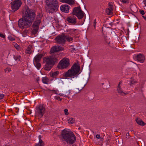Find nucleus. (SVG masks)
Wrapping results in <instances>:
<instances>
[{
	"label": "nucleus",
	"mask_w": 146,
	"mask_h": 146,
	"mask_svg": "<svg viewBox=\"0 0 146 146\" xmlns=\"http://www.w3.org/2000/svg\"><path fill=\"white\" fill-rule=\"evenodd\" d=\"M45 111V108L42 105H40L36 109V115L38 118L42 117Z\"/></svg>",
	"instance_id": "9b49d317"
},
{
	"label": "nucleus",
	"mask_w": 146,
	"mask_h": 146,
	"mask_svg": "<svg viewBox=\"0 0 146 146\" xmlns=\"http://www.w3.org/2000/svg\"><path fill=\"white\" fill-rule=\"evenodd\" d=\"M42 81L44 83L48 84V79L46 77H43L42 79Z\"/></svg>",
	"instance_id": "c85d7f7f"
},
{
	"label": "nucleus",
	"mask_w": 146,
	"mask_h": 146,
	"mask_svg": "<svg viewBox=\"0 0 146 146\" xmlns=\"http://www.w3.org/2000/svg\"><path fill=\"white\" fill-rule=\"evenodd\" d=\"M70 65L69 60L68 58H64L60 62L58 67L60 68H65Z\"/></svg>",
	"instance_id": "9d476101"
},
{
	"label": "nucleus",
	"mask_w": 146,
	"mask_h": 146,
	"mask_svg": "<svg viewBox=\"0 0 146 146\" xmlns=\"http://www.w3.org/2000/svg\"><path fill=\"white\" fill-rule=\"evenodd\" d=\"M96 137L98 139H99L100 138V135L99 134H97L96 135Z\"/></svg>",
	"instance_id": "de8ad7c7"
},
{
	"label": "nucleus",
	"mask_w": 146,
	"mask_h": 146,
	"mask_svg": "<svg viewBox=\"0 0 146 146\" xmlns=\"http://www.w3.org/2000/svg\"><path fill=\"white\" fill-rule=\"evenodd\" d=\"M64 113L66 115H67L68 114V109H65L64 110Z\"/></svg>",
	"instance_id": "ea45409f"
},
{
	"label": "nucleus",
	"mask_w": 146,
	"mask_h": 146,
	"mask_svg": "<svg viewBox=\"0 0 146 146\" xmlns=\"http://www.w3.org/2000/svg\"><path fill=\"white\" fill-rule=\"evenodd\" d=\"M52 91L53 93L56 94H57L58 92V90H53Z\"/></svg>",
	"instance_id": "37998d69"
},
{
	"label": "nucleus",
	"mask_w": 146,
	"mask_h": 146,
	"mask_svg": "<svg viewBox=\"0 0 146 146\" xmlns=\"http://www.w3.org/2000/svg\"><path fill=\"white\" fill-rule=\"evenodd\" d=\"M43 55L41 54H40L36 55L34 58L33 62H40V59Z\"/></svg>",
	"instance_id": "f3484780"
},
{
	"label": "nucleus",
	"mask_w": 146,
	"mask_h": 146,
	"mask_svg": "<svg viewBox=\"0 0 146 146\" xmlns=\"http://www.w3.org/2000/svg\"><path fill=\"white\" fill-rule=\"evenodd\" d=\"M0 36L3 38H5V36L2 34H0Z\"/></svg>",
	"instance_id": "49530a36"
},
{
	"label": "nucleus",
	"mask_w": 146,
	"mask_h": 146,
	"mask_svg": "<svg viewBox=\"0 0 146 146\" xmlns=\"http://www.w3.org/2000/svg\"><path fill=\"white\" fill-rule=\"evenodd\" d=\"M39 80V79L38 78L36 80H37V81H38Z\"/></svg>",
	"instance_id": "4d7b16f0"
},
{
	"label": "nucleus",
	"mask_w": 146,
	"mask_h": 146,
	"mask_svg": "<svg viewBox=\"0 0 146 146\" xmlns=\"http://www.w3.org/2000/svg\"><path fill=\"white\" fill-rule=\"evenodd\" d=\"M137 60L141 63H143L145 60L144 56L141 54H138L136 57Z\"/></svg>",
	"instance_id": "dca6fc26"
},
{
	"label": "nucleus",
	"mask_w": 146,
	"mask_h": 146,
	"mask_svg": "<svg viewBox=\"0 0 146 146\" xmlns=\"http://www.w3.org/2000/svg\"><path fill=\"white\" fill-rule=\"evenodd\" d=\"M5 146H11L9 145H5Z\"/></svg>",
	"instance_id": "6e6d98bb"
},
{
	"label": "nucleus",
	"mask_w": 146,
	"mask_h": 146,
	"mask_svg": "<svg viewBox=\"0 0 146 146\" xmlns=\"http://www.w3.org/2000/svg\"><path fill=\"white\" fill-rule=\"evenodd\" d=\"M145 7L144 8V9H145L146 10V6L144 7Z\"/></svg>",
	"instance_id": "5fc2aeb1"
},
{
	"label": "nucleus",
	"mask_w": 146,
	"mask_h": 146,
	"mask_svg": "<svg viewBox=\"0 0 146 146\" xmlns=\"http://www.w3.org/2000/svg\"><path fill=\"white\" fill-rule=\"evenodd\" d=\"M46 4L48 5L50 12L52 13L55 11L57 10L58 4L56 0H46Z\"/></svg>",
	"instance_id": "39448f33"
},
{
	"label": "nucleus",
	"mask_w": 146,
	"mask_h": 146,
	"mask_svg": "<svg viewBox=\"0 0 146 146\" xmlns=\"http://www.w3.org/2000/svg\"><path fill=\"white\" fill-rule=\"evenodd\" d=\"M54 98L55 99H56V100H59L60 101H61L62 100V99L60 98V97L57 96H55L54 97Z\"/></svg>",
	"instance_id": "58836bf2"
},
{
	"label": "nucleus",
	"mask_w": 146,
	"mask_h": 146,
	"mask_svg": "<svg viewBox=\"0 0 146 146\" xmlns=\"http://www.w3.org/2000/svg\"><path fill=\"white\" fill-rule=\"evenodd\" d=\"M4 96V95L3 94H0V100L3 98Z\"/></svg>",
	"instance_id": "a18cd8bd"
},
{
	"label": "nucleus",
	"mask_w": 146,
	"mask_h": 146,
	"mask_svg": "<svg viewBox=\"0 0 146 146\" xmlns=\"http://www.w3.org/2000/svg\"><path fill=\"white\" fill-rule=\"evenodd\" d=\"M80 67L77 64H75L71 67L70 69L66 72L63 74L64 76L66 78L71 77L73 78L77 77L80 74L79 72Z\"/></svg>",
	"instance_id": "7ed1b4c3"
},
{
	"label": "nucleus",
	"mask_w": 146,
	"mask_h": 146,
	"mask_svg": "<svg viewBox=\"0 0 146 146\" xmlns=\"http://www.w3.org/2000/svg\"><path fill=\"white\" fill-rule=\"evenodd\" d=\"M58 73L59 72L58 71H56L53 72L52 73L51 75L53 77H56L58 75Z\"/></svg>",
	"instance_id": "72a5a7b5"
},
{
	"label": "nucleus",
	"mask_w": 146,
	"mask_h": 146,
	"mask_svg": "<svg viewBox=\"0 0 146 146\" xmlns=\"http://www.w3.org/2000/svg\"><path fill=\"white\" fill-rule=\"evenodd\" d=\"M108 9H110L111 10L113 11V7L112 5V2H110L108 5Z\"/></svg>",
	"instance_id": "bb28decb"
},
{
	"label": "nucleus",
	"mask_w": 146,
	"mask_h": 146,
	"mask_svg": "<svg viewBox=\"0 0 146 146\" xmlns=\"http://www.w3.org/2000/svg\"><path fill=\"white\" fill-rule=\"evenodd\" d=\"M8 39L11 41H13L15 40V38L11 36H9L8 37Z\"/></svg>",
	"instance_id": "e433bc0d"
},
{
	"label": "nucleus",
	"mask_w": 146,
	"mask_h": 146,
	"mask_svg": "<svg viewBox=\"0 0 146 146\" xmlns=\"http://www.w3.org/2000/svg\"><path fill=\"white\" fill-rule=\"evenodd\" d=\"M58 95L62 96H64L65 95L62 94H60Z\"/></svg>",
	"instance_id": "8fccbe9b"
},
{
	"label": "nucleus",
	"mask_w": 146,
	"mask_h": 146,
	"mask_svg": "<svg viewBox=\"0 0 146 146\" xmlns=\"http://www.w3.org/2000/svg\"><path fill=\"white\" fill-rule=\"evenodd\" d=\"M5 72L6 73H8L11 71V69L10 68H7L5 69Z\"/></svg>",
	"instance_id": "4c0bfd02"
},
{
	"label": "nucleus",
	"mask_w": 146,
	"mask_h": 146,
	"mask_svg": "<svg viewBox=\"0 0 146 146\" xmlns=\"http://www.w3.org/2000/svg\"><path fill=\"white\" fill-rule=\"evenodd\" d=\"M100 139L102 141H103L104 140V139L103 137H100Z\"/></svg>",
	"instance_id": "603ef678"
},
{
	"label": "nucleus",
	"mask_w": 146,
	"mask_h": 146,
	"mask_svg": "<svg viewBox=\"0 0 146 146\" xmlns=\"http://www.w3.org/2000/svg\"><path fill=\"white\" fill-rule=\"evenodd\" d=\"M40 19V15L39 14L37 15L35 20L32 25L33 29L32 31V33L34 35L36 34L38 31V26L41 22Z\"/></svg>",
	"instance_id": "423d86ee"
},
{
	"label": "nucleus",
	"mask_w": 146,
	"mask_h": 146,
	"mask_svg": "<svg viewBox=\"0 0 146 146\" xmlns=\"http://www.w3.org/2000/svg\"><path fill=\"white\" fill-rule=\"evenodd\" d=\"M68 122L69 123L72 124L74 122V119L72 117H70L68 119Z\"/></svg>",
	"instance_id": "7c9ffc66"
},
{
	"label": "nucleus",
	"mask_w": 146,
	"mask_h": 146,
	"mask_svg": "<svg viewBox=\"0 0 146 146\" xmlns=\"http://www.w3.org/2000/svg\"><path fill=\"white\" fill-rule=\"evenodd\" d=\"M96 19H95L94 20V27H95L96 25Z\"/></svg>",
	"instance_id": "c03bdc74"
},
{
	"label": "nucleus",
	"mask_w": 146,
	"mask_h": 146,
	"mask_svg": "<svg viewBox=\"0 0 146 146\" xmlns=\"http://www.w3.org/2000/svg\"><path fill=\"white\" fill-rule=\"evenodd\" d=\"M126 136H128L129 135V133H127L126 134Z\"/></svg>",
	"instance_id": "864d4df0"
},
{
	"label": "nucleus",
	"mask_w": 146,
	"mask_h": 146,
	"mask_svg": "<svg viewBox=\"0 0 146 146\" xmlns=\"http://www.w3.org/2000/svg\"><path fill=\"white\" fill-rule=\"evenodd\" d=\"M143 3L145 5L144 7H146V0H143Z\"/></svg>",
	"instance_id": "09e8293b"
},
{
	"label": "nucleus",
	"mask_w": 146,
	"mask_h": 146,
	"mask_svg": "<svg viewBox=\"0 0 146 146\" xmlns=\"http://www.w3.org/2000/svg\"><path fill=\"white\" fill-rule=\"evenodd\" d=\"M72 14L75 15L79 19H81L83 17L84 13L81 10L80 7H78L74 8Z\"/></svg>",
	"instance_id": "6e6552de"
},
{
	"label": "nucleus",
	"mask_w": 146,
	"mask_h": 146,
	"mask_svg": "<svg viewBox=\"0 0 146 146\" xmlns=\"http://www.w3.org/2000/svg\"><path fill=\"white\" fill-rule=\"evenodd\" d=\"M13 45L18 50H20L21 49V48L16 43H13Z\"/></svg>",
	"instance_id": "2f4dec72"
},
{
	"label": "nucleus",
	"mask_w": 146,
	"mask_h": 146,
	"mask_svg": "<svg viewBox=\"0 0 146 146\" xmlns=\"http://www.w3.org/2000/svg\"><path fill=\"white\" fill-rule=\"evenodd\" d=\"M22 4L20 0H15L12 1L11 3V6L12 12H14L17 10L21 6Z\"/></svg>",
	"instance_id": "0eeeda50"
},
{
	"label": "nucleus",
	"mask_w": 146,
	"mask_h": 146,
	"mask_svg": "<svg viewBox=\"0 0 146 146\" xmlns=\"http://www.w3.org/2000/svg\"><path fill=\"white\" fill-rule=\"evenodd\" d=\"M61 1L68 3L70 5H72L74 3V1L73 0H61Z\"/></svg>",
	"instance_id": "4be33fe9"
},
{
	"label": "nucleus",
	"mask_w": 146,
	"mask_h": 146,
	"mask_svg": "<svg viewBox=\"0 0 146 146\" xmlns=\"http://www.w3.org/2000/svg\"><path fill=\"white\" fill-rule=\"evenodd\" d=\"M65 39L68 42H70L73 40V38L68 35L65 34Z\"/></svg>",
	"instance_id": "412c9836"
},
{
	"label": "nucleus",
	"mask_w": 146,
	"mask_h": 146,
	"mask_svg": "<svg viewBox=\"0 0 146 146\" xmlns=\"http://www.w3.org/2000/svg\"><path fill=\"white\" fill-rule=\"evenodd\" d=\"M60 58L59 55L56 53H54L50 56L44 58L43 61L45 65L44 68L46 70H50Z\"/></svg>",
	"instance_id": "f03ea898"
},
{
	"label": "nucleus",
	"mask_w": 146,
	"mask_h": 146,
	"mask_svg": "<svg viewBox=\"0 0 146 146\" xmlns=\"http://www.w3.org/2000/svg\"><path fill=\"white\" fill-rule=\"evenodd\" d=\"M44 143L43 141L39 138V142L36 144L35 146H44Z\"/></svg>",
	"instance_id": "b1692460"
},
{
	"label": "nucleus",
	"mask_w": 146,
	"mask_h": 146,
	"mask_svg": "<svg viewBox=\"0 0 146 146\" xmlns=\"http://www.w3.org/2000/svg\"><path fill=\"white\" fill-rule=\"evenodd\" d=\"M140 13L142 15H144L145 14L144 11L143 10H140Z\"/></svg>",
	"instance_id": "79ce46f5"
},
{
	"label": "nucleus",
	"mask_w": 146,
	"mask_h": 146,
	"mask_svg": "<svg viewBox=\"0 0 146 146\" xmlns=\"http://www.w3.org/2000/svg\"><path fill=\"white\" fill-rule=\"evenodd\" d=\"M106 13L108 15H112L113 14V11L107 8L106 10Z\"/></svg>",
	"instance_id": "5701e85b"
},
{
	"label": "nucleus",
	"mask_w": 146,
	"mask_h": 146,
	"mask_svg": "<svg viewBox=\"0 0 146 146\" xmlns=\"http://www.w3.org/2000/svg\"><path fill=\"white\" fill-rule=\"evenodd\" d=\"M111 138L109 136L108 137L106 140V144L108 145L110 142V139Z\"/></svg>",
	"instance_id": "c9c22d12"
},
{
	"label": "nucleus",
	"mask_w": 146,
	"mask_h": 146,
	"mask_svg": "<svg viewBox=\"0 0 146 146\" xmlns=\"http://www.w3.org/2000/svg\"><path fill=\"white\" fill-rule=\"evenodd\" d=\"M63 47L58 46H54L53 47L50 51V53H52L55 52L63 50Z\"/></svg>",
	"instance_id": "ddd939ff"
},
{
	"label": "nucleus",
	"mask_w": 146,
	"mask_h": 146,
	"mask_svg": "<svg viewBox=\"0 0 146 146\" xmlns=\"http://www.w3.org/2000/svg\"><path fill=\"white\" fill-rule=\"evenodd\" d=\"M65 37V34H63L57 36L56 38V42L59 44H64L66 42Z\"/></svg>",
	"instance_id": "f8f14e48"
},
{
	"label": "nucleus",
	"mask_w": 146,
	"mask_h": 146,
	"mask_svg": "<svg viewBox=\"0 0 146 146\" xmlns=\"http://www.w3.org/2000/svg\"><path fill=\"white\" fill-rule=\"evenodd\" d=\"M71 92L70 90H68L66 91V94L64 95V97H67L68 99L70 98L69 96Z\"/></svg>",
	"instance_id": "a878e982"
},
{
	"label": "nucleus",
	"mask_w": 146,
	"mask_h": 146,
	"mask_svg": "<svg viewBox=\"0 0 146 146\" xmlns=\"http://www.w3.org/2000/svg\"><path fill=\"white\" fill-rule=\"evenodd\" d=\"M62 136L64 141L69 144H73L76 140L75 136L73 133L69 130H63L62 133Z\"/></svg>",
	"instance_id": "20e7f679"
},
{
	"label": "nucleus",
	"mask_w": 146,
	"mask_h": 146,
	"mask_svg": "<svg viewBox=\"0 0 146 146\" xmlns=\"http://www.w3.org/2000/svg\"><path fill=\"white\" fill-rule=\"evenodd\" d=\"M78 31L76 29H70L68 30L69 34L72 36H74L78 33Z\"/></svg>",
	"instance_id": "a211bd4d"
},
{
	"label": "nucleus",
	"mask_w": 146,
	"mask_h": 146,
	"mask_svg": "<svg viewBox=\"0 0 146 146\" xmlns=\"http://www.w3.org/2000/svg\"><path fill=\"white\" fill-rule=\"evenodd\" d=\"M120 1L123 4H128L129 3V0H120Z\"/></svg>",
	"instance_id": "f704fd0d"
},
{
	"label": "nucleus",
	"mask_w": 146,
	"mask_h": 146,
	"mask_svg": "<svg viewBox=\"0 0 146 146\" xmlns=\"http://www.w3.org/2000/svg\"><path fill=\"white\" fill-rule=\"evenodd\" d=\"M31 46L30 45H29L25 51V52L27 54H30L33 52L31 50Z\"/></svg>",
	"instance_id": "aec40b11"
},
{
	"label": "nucleus",
	"mask_w": 146,
	"mask_h": 146,
	"mask_svg": "<svg viewBox=\"0 0 146 146\" xmlns=\"http://www.w3.org/2000/svg\"><path fill=\"white\" fill-rule=\"evenodd\" d=\"M105 41L106 43L107 44H110V41H108V38H105Z\"/></svg>",
	"instance_id": "a19ab883"
},
{
	"label": "nucleus",
	"mask_w": 146,
	"mask_h": 146,
	"mask_svg": "<svg viewBox=\"0 0 146 146\" xmlns=\"http://www.w3.org/2000/svg\"><path fill=\"white\" fill-rule=\"evenodd\" d=\"M76 17L74 15H72L67 18V21L69 23L75 24L76 23Z\"/></svg>",
	"instance_id": "4468645a"
},
{
	"label": "nucleus",
	"mask_w": 146,
	"mask_h": 146,
	"mask_svg": "<svg viewBox=\"0 0 146 146\" xmlns=\"http://www.w3.org/2000/svg\"><path fill=\"white\" fill-rule=\"evenodd\" d=\"M124 86L121 81H120L118 84L117 88V90L118 93L120 95L123 96L128 94L129 93L127 91H125L123 88Z\"/></svg>",
	"instance_id": "1a4fd4ad"
},
{
	"label": "nucleus",
	"mask_w": 146,
	"mask_h": 146,
	"mask_svg": "<svg viewBox=\"0 0 146 146\" xmlns=\"http://www.w3.org/2000/svg\"><path fill=\"white\" fill-rule=\"evenodd\" d=\"M135 121L139 125L142 126H144L145 125V123L139 118H136Z\"/></svg>",
	"instance_id": "6ab92c4d"
},
{
	"label": "nucleus",
	"mask_w": 146,
	"mask_h": 146,
	"mask_svg": "<svg viewBox=\"0 0 146 146\" xmlns=\"http://www.w3.org/2000/svg\"><path fill=\"white\" fill-rule=\"evenodd\" d=\"M36 14L33 10L30 9L28 6H25L23 9L22 18L19 20L18 26L20 28L29 27L34 20Z\"/></svg>",
	"instance_id": "f257e3e1"
},
{
	"label": "nucleus",
	"mask_w": 146,
	"mask_h": 146,
	"mask_svg": "<svg viewBox=\"0 0 146 146\" xmlns=\"http://www.w3.org/2000/svg\"><path fill=\"white\" fill-rule=\"evenodd\" d=\"M33 62L35 66L38 69H39L41 66V64L40 63V62Z\"/></svg>",
	"instance_id": "393cba45"
},
{
	"label": "nucleus",
	"mask_w": 146,
	"mask_h": 146,
	"mask_svg": "<svg viewBox=\"0 0 146 146\" xmlns=\"http://www.w3.org/2000/svg\"><path fill=\"white\" fill-rule=\"evenodd\" d=\"M29 32V30H24L22 33V34L24 37H25L27 34Z\"/></svg>",
	"instance_id": "473e14b6"
},
{
	"label": "nucleus",
	"mask_w": 146,
	"mask_h": 146,
	"mask_svg": "<svg viewBox=\"0 0 146 146\" xmlns=\"http://www.w3.org/2000/svg\"><path fill=\"white\" fill-rule=\"evenodd\" d=\"M143 18L146 21V16H142Z\"/></svg>",
	"instance_id": "3c124183"
},
{
	"label": "nucleus",
	"mask_w": 146,
	"mask_h": 146,
	"mask_svg": "<svg viewBox=\"0 0 146 146\" xmlns=\"http://www.w3.org/2000/svg\"><path fill=\"white\" fill-rule=\"evenodd\" d=\"M60 10L63 12L68 13V12L69 7L68 5H62L60 7Z\"/></svg>",
	"instance_id": "2eb2a0df"
},
{
	"label": "nucleus",
	"mask_w": 146,
	"mask_h": 146,
	"mask_svg": "<svg viewBox=\"0 0 146 146\" xmlns=\"http://www.w3.org/2000/svg\"><path fill=\"white\" fill-rule=\"evenodd\" d=\"M14 58L15 60L21 61V56L19 55H16L14 56Z\"/></svg>",
	"instance_id": "cd10ccee"
},
{
	"label": "nucleus",
	"mask_w": 146,
	"mask_h": 146,
	"mask_svg": "<svg viewBox=\"0 0 146 146\" xmlns=\"http://www.w3.org/2000/svg\"><path fill=\"white\" fill-rule=\"evenodd\" d=\"M130 83L129 84V85L131 86H132V85L136 83H137V82L136 80L131 78V79L130 81Z\"/></svg>",
	"instance_id": "c756f323"
}]
</instances>
